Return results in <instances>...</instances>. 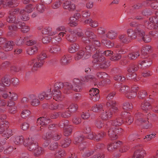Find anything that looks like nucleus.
<instances>
[{
	"label": "nucleus",
	"instance_id": "obj_1",
	"mask_svg": "<svg viewBox=\"0 0 158 158\" xmlns=\"http://www.w3.org/2000/svg\"><path fill=\"white\" fill-rule=\"evenodd\" d=\"M116 104L115 101H109L107 102L106 105L110 108L106 111L103 112L100 115L101 118L103 120H106L110 119L112 117L113 114L118 111V108L116 106Z\"/></svg>",
	"mask_w": 158,
	"mask_h": 158
},
{
	"label": "nucleus",
	"instance_id": "obj_2",
	"mask_svg": "<svg viewBox=\"0 0 158 158\" xmlns=\"http://www.w3.org/2000/svg\"><path fill=\"white\" fill-rule=\"evenodd\" d=\"M94 49V47H90V45L86 46L85 49L80 50L75 55L74 59L78 60L81 59H87L90 57L91 53L90 50Z\"/></svg>",
	"mask_w": 158,
	"mask_h": 158
},
{
	"label": "nucleus",
	"instance_id": "obj_3",
	"mask_svg": "<svg viewBox=\"0 0 158 158\" xmlns=\"http://www.w3.org/2000/svg\"><path fill=\"white\" fill-rule=\"evenodd\" d=\"M143 115L139 112H137L134 115V117L136 119L135 123L138 125L141 124H145L144 125V128L145 129H148L151 128L152 125L151 123L145 119H143L142 118Z\"/></svg>",
	"mask_w": 158,
	"mask_h": 158
},
{
	"label": "nucleus",
	"instance_id": "obj_4",
	"mask_svg": "<svg viewBox=\"0 0 158 158\" xmlns=\"http://www.w3.org/2000/svg\"><path fill=\"white\" fill-rule=\"evenodd\" d=\"M54 89L53 90L60 91L62 88H64L63 92L66 94H69L70 93V89L72 87L71 84L69 83H66L64 85L62 82H57L54 85Z\"/></svg>",
	"mask_w": 158,
	"mask_h": 158
},
{
	"label": "nucleus",
	"instance_id": "obj_5",
	"mask_svg": "<svg viewBox=\"0 0 158 158\" xmlns=\"http://www.w3.org/2000/svg\"><path fill=\"white\" fill-rule=\"evenodd\" d=\"M108 129V135L112 140H115L118 137V135H120L123 132V130L121 128L110 127H105Z\"/></svg>",
	"mask_w": 158,
	"mask_h": 158
},
{
	"label": "nucleus",
	"instance_id": "obj_6",
	"mask_svg": "<svg viewBox=\"0 0 158 158\" xmlns=\"http://www.w3.org/2000/svg\"><path fill=\"white\" fill-rule=\"evenodd\" d=\"M19 9L17 8L11 9L9 11V15L6 18L7 21L10 23H15V24L16 22L19 21L18 19L16 20V18L15 15L18 13Z\"/></svg>",
	"mask_w": 158,
	"mask_h": 158
},
{
	"label": "nucleus",
	"instance_id": "obj_7",
	"mask_svg": "<svg viewBox=\"0 0 158 158\" xmlns=\"http://www.w3.org/2000/svg\"><path fill=\"white\" fill-rule=\"evenodd\" d=\"M83 144L81 143L79 145V148L83 157L87 158L94 154V150L89 149L85 147H83Z\"/></svg>",
	"mask_w": 158,
	"mask_h": 158
},
{
	"label": "nucleus",
	"instance_id": "obj_8",
	"mask_svg": "<svg viewBox=\"0 0 158 158\" xmlns=\"http://www.w3.org/2000/svg\"><path fill=\"white\" fill-rule=\"evenodd\" d=\"M122 144V142L120 141H112L108 144L107 150L109 152H112L119 148Z\"/></svg>",
	"mask_w": 158,
	"mask_h": 158
},
{
	"label": "nucleus",
	"instance_id": "obj_9",
	"mask_svg": "<svg viewBox=\"0 0 158 158\" xmlns=\"http://www.w3.org/2000/svg\"><path fill=\"white\" fill-rule=\"evenodd\" d=\"M139 89V87L138 85H135L131 88L130 91H127L125 94L126 97L128 99H132L137 96V92Z\"/></svg>",
	"mask_w": 158,
	"mask_h": 158
},
{
	"label": "nucleus",
	"instance_id": "obj_10",
	"mask_svg": "<svg viewBox=\"0 0 158 158\" xmlns=\"http://www.w3.org/2000/svg\"><path fill=\"white\" fill-rule=\"evenodd\" d=\"M84 38L83 37L82 40L84 41V42L86 44V46L90 45V47H94V49L92 50H90L91 52L95 50L96 47H99L100 46L101 43L98 40H91L89 39V38H88V40H85Z\"/></svg>",
	"mask_w": 158,
	"mask_h": 158
},
{
	"label": "nucleus",
	"instance_id": "obj_11",
	"mask_svg": "<svg viewBox=\"0 0 158 158\" xmlns=\"http://www.w3.org/2000/svg\"><path fill=\"white\" fill-rule=\"evenodd\" d=\"M99 91L97 88H93L89 91V94L91 99L94 101L99 100L100 98Z\"/></svg>",
	"mask_w": 158,
	"mask_h": 158
},
{
	"label": "nucleus",
	"instance_id": "obj_12",
	"mask_svg": "<svg viewBox=\"0 0 158 158\" xmlns=\"http://www.w3.org/2000/svg\"><path fill=\"white\" fill-rule=\"evenodd\" d=\"M123 123V119L121 117H118L113 120L107 122L106 123V126L110 124L111 126L117 127L121 126Z\"/></svg>",
	"mask_w": 158,
	"mask_h": 158
},
{
	"label": "nucleus",
	"instance_id": "obj_13",
	"mask_svg": "<svg viewBox=\"0 0 158 158\" xmlns=\"http://www.w3.org/2000/svg\"><path fill=\"white\" fill-rule=\"evenodd\" d=\"M66 33V35L65 37L67 41L70 43H74L76 42L77 38L74 31H71L69 32L67 31Z\"/></svg>",
	"mask_w": 158,
	"mask_h": 158
},
{
	"label": "nucleus",
	"instance_id": "obj_14",
	"mask_svg": "<svg viewBox=\"0 0 158 158\" xmlns=\"http://www.w3.org/2000/svg\"><path fill=\"white\" fill-rule=\"evenodd\" d=\"M74 83L73 86L72 85V88L70 89V92L72 89L76 92H79L81 90L82 84H81L80 80L78 78H75L73 80Z\"/></svg>",
	"mask_w": 158,
	"mask_h": 158
},
{
	"label": "nucleus",
	"instance_id": "obj_15",
	"mask_svg": "<svg viewBox=\"0 0 158 158\" xmlns=\"http://www.w3.org/2000/svg\"><path fill=\"white\" fill-rule=\"evenodd\" d=\"M146 151L143 148L137 149L135 151L133 155L134 158H144L146 155Z\"/></svg>",
	"mask_w": 158,
	"mask_h": 158
},
{
	"label": "nucleus",
	"instance_id": "obj_16",
	"mask_svg": "<svg viewBox=\"0 0 158 158\" xmlns=\"http://www.w3.org/2000/svg\"><path fill=\"white\" fill-rule=\"evenodd\" d=\"M138 29H141L139 27H137L134 30L131 28L127 30V35L132 40L135 39L137 37V35H139V32Z\"/></svg>",
	"mask_w": 158,
	"mask_h": 158
},
{
	"label": "nucleus",
	"instance_id": "obj_17",
	"mask_svg": "<svg viewBox=\"0 0 158 158\" xmlns=\"http://www.w3.org/2000/svg\"><path fill=\"white\" fill-rule=\"evenodd\" d=\"M139 35L141 37L142 40L145 43H148L151 41L152 38L151 35L149 34H145L144 32L141 29H138Z\"/></svg>",
	"mask_w": 158,
	"mask_h": 158
},
{
	"label": "nucleus",
	"instance_id": "obj_18",
	"mask_svg": "<svg viewBox=\"0 0 158 158\" xmlns=\"http://www.w3.org/2000/svg\"><path fill=\"white\" fill-rule=\"evenodd\" d=\"M51 120L48 117H40L38 118L37 119V125L39 124L41 126L40 128L41 129L43 128L42 127L43 126L46 125L48 123L51 122Z\"/></svg>",
	"mask_w": 158,
	"mask_h": 158
},
{
	"label": "nucleus",
	"instance_id": "obj_19",
	"mask_svg": "<svg viewBox=\"0 0 158 158\" xmlns=\"http://www.w3.org/2000/svg\"><path fill=\"white\" fill-rule=\"evenodd\" d=\"M62 6L64 9L68 10L69 11H73L76 9L75 4L70 1H67L64 2Z\"/></svg>",
	"mask_w": 158,
	"mask_h": 158
},
{
	"label": "nucleus",
	"instance_id": "obj_20",
	"mask_svg": "<svg viewBox=\"0 0 158 158\" xmlns=\"http://www.w3.org/2000/svg\"><path fill=\"white\" fill-rule=\"evenodd\" d=\"M80 14L78 13L75 14L73 16L69 18V24L71 26L75 27L77 25V22Z\"/></svg>",
	"mask_w": 158,
	"mask_h": 158
},
{
	"label": "nucleus",
	"instance_id": "obj_21",
	"mask_svg": "<svg viewBox=\"0 0 158 158\" xmlns=\"http://www.w3.org/2000/svg\"><path fill=\"white\" fill-rule=\"evenodd\" d=\"M38 97L40 101H43L44 99L49 100L52 98V94L51 92H43L39 94Z\"/></svg>",
	"mask_w": 158,
	"mask_h": 158
},
{
	"label": "nucleus",
	"instance_id": "obj_22",
	"mask_svg": "<svg viewBox=\"0 0 158 158\" xmlns=\"http://www.w3.org/2000/svg\"><path fill=\"white\" fill-rule=\"evenodd\" d=\"M93 57L94 59L93 62L94 63H100L104 62L105 60V58L103 56L98 54L97 52L93 56Z\"/></svg>",
	"mask_w": 158,
	"mask_h": 158
},
{
	"label": "nucleus",
	"instance_id": "obj_23",
	"mask_svg": "<svg viewBox=\"0 0 158 158\" xmlns=\"http://www.w3.org/2000/svg\"><path fill=\"white\" fill-rule=\"evenodd\" d=\"M74 143L77 144L83 141L86 139V137L82 135L79 134L78 133H76L74 134Z\"/></svg>",
	"mask_w": 158,
	"mask_h": 158
},
{
	"label": "nucleus",
	"instance_id": "obj_24",
	"mask_svg": "<svg viewBox=\"0 0 158 158\" xmlns=\"http://www.w3.org/2000/svg\"><path fill=\"white\" fill-rule=\"evenodd\" d=\"M29 98L31 100V105L33 106H37L40 104L39 100L37 98L36 95L34 94H30L29 96Z\"/></svg>",
	"mask_w": 158,
	"mask_h": 158
},
{
	"label": "nucleus",
	"instance_id": "obj_25",
	"mask_svg": "<svg viewBox=\"0 0 158 158\" xmlns=\"http://www.w3.org/2000/svg\"><path fill=\"white\" fill-rule=\"evenodd\" d=\"M42 33L43 34L47 35L49 36L55 35L57 32L56 31L52 30V28L50 27H46L42 30Z\"/></svg>",
	"mask_w": 158,
	"mask_h": 158
},
{
	"label": "nucleus",
	"instance_id": "obj_26",
	"mask_svg": "<svg viewBox=\"0 0 158 158\" xmlns=\"http://www.w3.org/2000/svg\"><path fill=\"white\" fill-rule=\"evenodd\" d=\"M52 93L53 99L56 101H61L64 98L60 91L53 90Z\"/></svg>",
	"mask_w": 158,
	"mask_h": 158
},
{
	"label": "nucleus",
	"instance_id": "obj_27",
	"mask_svg": "<svg viewBox=\"0 0 158 158\" xmlns=\"http://www.w3.org/2000/svg\"><path fill=\"white\" fill-rule=\"evenodd\" d=\"M85 24H87L92 27L95 28L98 26V22L95 20H93L91 19H86L84 21Z\"/></svg>",
	"mask_w": 158,
	"mask_h": 158
},
{
	"label": "nucleus",
	"instance_id": "obj_28",
	"mask_svg": "<svg viewBox=\"0 0 158 158\" xmlns=\"http://www.w3.org/2000/svg\"><path fill=\"white\" fill-rule=\"evenodd\" d=\"M14 45V43L12 41H8L5 43L2 47V49L6 52H8L11 50Z\"/></svg>",
	"mask_w": 158,
	"mask_h": 158
},
{
	"label": "nucleus",
	"instance_id": "obj_29",
	"mask_svg": "<svg viewBox=\"0 0 158 158\" xmlns=\"http://www.w3.org/2000/svg\"><path fill=\"white\" fill-rule=\"evenodd\" d=\"M16 23L19 24V29H21L22 32L23 33H27L30 30L29 27L26 25L25 24L20 21L16 22Z\"/></svg>",
	"mask_w": 158,
	"mask_h": 158
},
{
	"label": "nucleus",
	"instance_id": "obj_30",
	"mask_svg": "<svg viewBox=\"0 0 158 158\" xmlns=\"http://www.w3.org/2000/svg\"><path fill=\"white\" fill-rule=\"evenodd\" d=\"M64 107L61 104H57L53 102L51 103L48 106V108L51 110H60Z\"/></svg>",
	"mask_w": 158,
	"mask_h": 158
},
{
	"label": "nucleus",
	"instance_id": "obj_31",
	"mask_svg": "<svg viewBox=\"0 0 158 158\" xmlns=\"http://www.w3.org/2000/svg\"><path fill=\"white\" fill-rule=\"evenodd\" d=\"M12 139L15 144L20 145L23 144L24 140V137L22 136H14Z\"/></svg>",
	"mask_w": 158,
	"mask_h": 158
},
{
	"label": "nucleus",
	"instance_id": "obj_32",
	"mask_svg": "<svg viewBox=\"0 0 158 158\" xmlns=\"http://www.w3.org/2000/svg\"><path fill=\"white\" fill-rule=\"evenodd\" d=\"M106 136V133L103 131H102L95 133L94 141L99 142L101 141L104 137Z\"/></svg>",
	"mask_w": 158,
	"mask_h": 158
},
{
	"label": "nucleus",
	"instance_id": "obj_33",
	"mask_svg": "<svg viewBox=\"0 0 158 158\" xmlns=\"http://www.w3.org/2000/svg\"><path fill=\"white\" fill-rule=\"evenodd\" d=\"M96 80V78L93 75H89L82 77L80 80L81 84H82L89 81H94Z\"/></svg>",
	"mask_w": 158,
	"mask_h": 158
},
{
	"label": "nucleus",
	"instance_id": "obj_34",
	"mask_svg": "<svg viewBox=\"0 0 158 158\" xmlns=\"http://www.w3.org/2000/svg\"><path fill=\"white\" fill-rule=\"evenodd\" d=\"M103 105L102 104L94 105L91 108V110L94 112L99 113L103 110Z\"/></svg>",
	"mask_w": 158,
	"mask_h": 158
},
{
	"label": "nucleus",
	"instance_id": "obj_35",
	"mask_svg": "<svg viewBox=\"0 0 158 158\" xmlns=\"http://www.w3.org/2000/svg\"><path fill=\"white\" fill-rule=\"evenodd\" d=\"M44 152V149L39 145L33 152V155L35 156H39L43 154Z\"/></svg>",
	"mask_w": 158,
	"mask_h": 158
},
{
	"label": "nucleus",
	"instance_id": "obj_36",
	"mask_svg": "<svg viewBox=\"0 0 158 158\" xmlns=\"http://www.w3.org/2000/svg\"><path fill=\"white\" fill-rule=\"evenodd\" d=\"M133 117L129 113H127L126 117L124 119V123L127 125L131 124L133 122Z\"/></svg>",
	"mask_w": 158,
	"mask_h": 158
},
{
	"label": "nucleus",
	"instance_id": "obj_37",
	"mask_svg": "<svg viewBox=\"0 0 158 158\" xmlns=\"http://www.w3.org/2000/svg\"><path fill=\"white\" fill-rule=\"evenodd\" d=\"M71 142V140L69 138H67L61 140L60 144L62 148H65L69 146Z\"/></svg>",
	"mask_w": 158,
	"mask_h": 158
},
{
	"label": "nucleus",
	"instance_id": "obj_38",
	"mask_svg": "<svg viewBox=\"0 0 158 158\" xmlns=\"http://www.w3.org/2000/svg\"><path fill=\"white\" fill-rule=\"evenodd\" d=\"M119 38L122 42L127 44L129 43L131 40L127 35L126 34H123L119 36Z\"/></svg>",
	"mask_w": 158,
	"mask_h": 158
},
{
	"label": "nucleus",
	"instance_id": "obj_39",
	"mask_svg": "<svg viewBox=\"0 0 158 158\" xmlns=\"http://www.w3.org/2000/svg\"><path fill=\"white\" fill-rule=\"evenodd\" d=\"M138 69L139 66L137 64H132L130 65L127 68V71L129 73H135V72Z\"/></svg>",
	"mask_w": 158,
	"mask_h": 158
},
{
	"label": "nucleus",
	"instance_id": "obj_40",
	"mask_svg": "<svg viewBox=\"0 0 158 158\" xmlns=\"http://www.w3.org/2000/svg\"><path fill=\"white\" fill-rule=\"evenodd\" d=\"M85 34L86 36L90 39H94L96 38V35L91 31V28L87 29L85 32Z\"/></svg>",
	"mask_w": 158,
	"mask_h": 158
},
{
	"label": "nucleus",
	"instance_id": "obj_41",
	"mask_svg": "<svg viewBox=\"0 0 158 158\" xmlns=\"http://www.w3.org/2000/svg\"><path fill=\"white\" fill-rule=\"evenodd\" d=\"M71 62L69 58L66 56H64L61 58L60 61V64L62 65H66Z\"/></svg>",
	"mask_w": 158,
	"mask_h": 158
},
{
	"label": "nucleus",
	"instance_id": "obj_42",
	"mask_svg": "<svg viewBox=\"0 0 158 158\" xmlns=\"http://www.w3.org/2000/svg\"><path fill=\"white\" fill-rule=\"evenodd\" d=\"M123 108L126 111H130L133 108V105L129 102H125L123 104Z\"/></svg>",
	"mask_w": 158,
	"mask_h": 158
},
{
	"label": "nucleus",
	"instance_id": "obj_43",
	"mask_svg": "<svg viewBox=\"0 0 158 158\" xmlns=\"http://www.w3.org/2000/svg\"><path fill=\"white\" fill-rule=\"evenodd\" d=\"M38 48L36 46H33L28 48L27 50V53L30 55H32L37 52Z\"/></svg>",
	"mask_w": 158,
	"mask_h": 158
},
{
	"label": "nucleus",
	"instance_id": "obj_44",
	"mask_svg": "<svg viewBox=\"0 0 158 158\" xmlns=\"http://www.w3.org/2000/svg\"><path fill=\"white\" fill-rule=\"evenodd\" d=\"M141 107V109L145 112L147 111L151 108L150 104L148 102H143L142 103Z\"/></svg>",
	"mask_w": 158,
	"mask_h": 158
},
{
	"label": "nucleus",
	"instance_id": "obj_45",
	"mask_svg": "<svg viewBox=\"0 0 158 158\" xmlns=\"http://www.w3.org/2000/svg\"><path fill=\"white\" fill-rule=\"evenodd\" d=\"M34 140V138L32 137L26 138L24 140L23 145L25 146H27L29 145L33 144L36 142Z\"/></svg>",
	"mask_w": 158,
	"mask_h": 158
},
{
	"label": "nucleus",
	"instance_id": "obj_46",
	"mask_svg": "<svg viewBox=\"0 0 158 158\" xmlns=\"http://www.w3.org/2000/svg\"><path fill=\"white\" fill-rule=\"evenodd\" d=\"M65 155H66V153L65 151L61 149H59L56 151L54 155L55 157L56 158H60L64 156Z\"/></svg>",
	"mask_w": 158,
	"mask_h": 158
},
{
	"label": "nucleus",
	"instance_id": "obj_47",
	"mask_svg": "<svg viewBox=\"0 0 158 158\" xmlns=\"http://www.w3.org/2000/svg\"><path fill=\"white\" fill-rule=\"evenodd\" d=\"M117 33L115 31L110 30L108 31L106 34V37L110 39H114L117 36Z\"/></svg>",
	"mask_w": 158,
	"mask_h": 158
},
{
	"label": "nucleus",
	"instance_id": "obj_48",
	"mask_svg": "<svg viewBox=\"0 0 158 158\" xmlns=\"http://www.w3.org/2000/svg\"><path fill=\"white\" fill-rule=\"evenodd\" d=\"M18 4L19 3L18 2L15 3V0H6L5 1L4 3H3V7L7 6H11L13 5L14 6H16L18 5Z\"/></svg>",
	"mask_w": 158,
	"mask_h": 158
},
{
	"label": "nucleus",
	"instance_id": "obj_49",
	"mask_svg": "<svg viewBox=\"0 0 158 158\" xmlns=\"http://www.w3.org/2000/svg\"><path fill=\"white\" fill-rule=\"evenodd\" d=\"M26 12L24 9L21 10L20 11V13L22 15L21 19L24 21L28 20L30 19L29 15Z\"/></svg>",
	"mask_w": 158,
	"mask_h": 158
},
{
	"label": "nucleus",
	"instance_id": "obj_50",
	"mask_svg": "<svg viewBox=\"0 0 158 158\" xmlns=\"http://www.w3.org/2000/svg\"><path fill=\"white\" fill-rule=\"evenodd\" d=\"M73 128V126L72 125H70L69 127L64 128V135L66 136L70 135L72 132Z\"/></svg>",
	"mask_w": 158,
	"mask_h": 158
},
{
	"label": "nucleus",
	"instance_id": "obj_51",
	"mask_svg": "<svg viewBox=\"0 0 158 158\" xmlns=\"http://www.w3.org/2000/svg\"><path fill=\"white\" fill-rule=\"evenodd\" d=\"M78 48V45L76 43H74L70 46L69 48V51L70 53H74L76 52Z\"/></svg>",
	"mask_w": 158,
	"mask_h": 158
},
{
	"label": "nucleus",
	"instance_id": "obj_52",
	"mask_svg": "<svg viewBox=\"0 0 158 158\" xmlns=\"http://www.w3.org/2000/svg\"><path fill=\"white\" fill-rule=\"evenodd\" d=\"M140 55L139 52L138 51L130 53L128 55V58L131 60H134Z\"/></svg>",
	"mask_w": 158,
	"mask_h": 158
},
{
	"label": "nucleus",
	"instance_id": "obj_53",
	"mask_svg": "<svg viewBox=\"0 0 158 158\" xmlns=\"http://www.w3.org/2000/svg\"><path fill=\"white\" fill-rule=\"evenodd\" d=\"M152 64V60L149 58L144 59L142 61L140 64L143 65L145 67L150 66Z\"/></svg>",
	"mask_w": 158,
	"mask_h": 158
},
{
	"label": "nucleus",
	"instance_id": "obj_54",
	"mask_svg": "<svg viewBox=\"0 0 158 158\" xmlns=\"http://www.w3.org/2000/svg\"><path fill=\"white\" fill-rule=\"evenodd\" d=\"M94 124L95 127L98 129H101L104 126V123L100 118H98L95 120Z\"/></svg>",
	"mask_w": 158,
	"mask_h": 158
},
{
	"label": "nucleus",
	"instance_id": "obj_55",
	"mask_svg": "<svg viewBox=\"0 0 158 158\" xmlns=\"http://www.w3.org/2000/svg\"><path fill=\"white\" fill-rule=\"evenodd\" d=\"M97 63L98 64L99 67L100 68L102 69H106L110 66V62L109 61Z\"/></svg>",
	"mask_w": 158,
	"mask_h": 158
},
{
	"label": "nucleus",
	"instance_id": "obj_56",
	"mask_svg": "<svg viewBox=\"0 0 158 158\" xmlns=\"http://www.w3.org/2000/svg\"><path fill=\"white\" fill-rule=\"evenodd\" d=\"M147 118L146 120L148 121V119H150L153 121H155L158 119V118L157 115L154 113L151 114L149 113L147 115Z\"/></svg>",
	"mask_w": 158,
	"mask_h": 158
},
{
	"label": "nucleus",
	"instance_id": "obj_57",
	"mask_svg": "<svg viewBox=\"0 0 158 158\" xmlns=\"http://www.w3.org/2000/svg\"><path fill=\"white\" fill-rule=\"evenodd\" d=\"M60 48L57 45H54L52 47L49 49V52L51 53H56L60 50Z\"/></svg>",
	"mask_w": 158,
	"mask_h": 158
},
{
	"label": "nucleus",
	"instance_id": "obj_58",
	"mask_svg": "<svg viewBox=\"0 0 158 158\" xmlns=\"http://www.w3.org/2000/svg\"><path fill=\"white\" fill-rule=\"evenodd\" d=\"M31 36L26 37V44L29 46L33 45L36 43L37 41L36 40L31 39L30 38Z\"/></svg>",
	"mask_w": 158,
	"mask_h": 158
},
{
	"label": "nucleus",
	"instance_id": "obj_59",
	"mask_svg": "<svg viewBox=\"0 0 158 158\" xmlns=\"http://www.w3.org/2000/svg\"><path fill=\"white\" fill-rule=\"evenodd\" d=\"M148 95L147 91L144 90H140L138 94V97L139 99H143L145 98Z\"/></svg>",
	"mask_w": 158,
	"mask_h": 158
},
{
	"label": "nucleus",
	"instance_id": "obj_60",
	"mask_svg": "<svg viewBox=\"0 0 158 158\" xmlns=\"http://www.w3.org/2000/svg\"><path fill=\"white\" fill-rule=\"evenodd\" d=\"M59 146V143L57 142H52L51 143L49 147L48 148L51 151H55L57 149Z\"/></svg>",
	"mask_w": 158,
	"mask_h": 158
},
{
	"label": "nucleus",
	"instance_id": "obj_61",
	"mask_svg": "<svg viewBox=\"0 0 158 158\" xmlns=\"http://www.w3.org/2000/svg\"><path fill=\"white\" fill-rule=\"evenodd\" d=\"M26 37L24 38L20 37L19 39L17 40L15 43L18 46H21L23 45L24 43H26Z\"/></svg>",
	"mask_w": 158,
	"mask_h": 158
},
{
	"label": "nucleus",
	"instance_id": "obj_62",
	"mask_svg": "<svg viewBox=\"0 0 158 158\" xmlns=\"http://www.w3.org/2000/svg\"><path fill=\"white\" fill-rule=\"evenodd\" d=\"M38 146V143L36 142L33 144L29 145L27 147L29 151L33 152L36 149V148Z\"/></svg>",
	"mask_w": 158,
	"mask_h": 158
},
{
	"label": "nucleus",
	"instance_id": "obj_63",
	"mask_svg": "<svg viewBox=\"0 0 158 158\" xmlns=\"http://www.w3.org/2000/svg\"><path fill=\"white\" fill-rule=\"evenodd\" d=\"M47 57V55L45 51L42 52L39 56L38 57L37 59L39 60H41L45 62L44 59Z\"/></svg>",
	"mask_w": 158,
	"mask_h": 158
},
{
	"label": "nucleus",
	"instance_id": "obj_64",
	"mask_svg": "<svg viewBox=\"0 0 158 158\" xmlns=\"http://www.w3.org/2000/svg\"><path fill=\"white\" fill-rule=\"evenodd\" d=\"M152 50V47L148 45L143 47L141 49L142 52H144L146 54H147L148 52H151Z\"/></svg>",
	"mask_w": 158,
	"mask_h": 158
}]
</instances>
